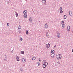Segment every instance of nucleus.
Wrapping results in <instances>:
<instances>
[{
  "mask_svg": "<svg viewBox=\"0 0 73 73\" xmlns=\"http://www.w3.org/2000/svg\"><path fill=\"white\" fill-rule=\"evenodd\" d=\"M56 57L57 60H61V58H62V56H61V55L59 54H57L56 55Z\"/></svg>",
  "mask_w": 73,
  "mask_h": 73,
  "instance_id": "nucleus-1",
  "label": "nucleus"
},
{
  "mask_svg": "<svg viewBox=\"0 0 73 73\" xmlns=\"http://www.w3.org/2000/svg\"><path fill=\"white\" fill-rule=\"evenodd\" d=\"M21 61L22 62H26V59L24 58L22 59Z\"/></svg>",
  "mask_w": 73,
  "mask_h": 73,
  "instance_id": "nucleus-2",
  "label": "nucleus"
},
{
  "mask_svg": "<svg viewBox=\"0 0 73 73\" xmlns=\"http://www.w3.org/2000/svg\"><path fill=\"white\" fill-rule=\"evenodd\" d=\"M63 12V11H62V7H60V13H62Z\"/></svg>",
  "mask_w": 73,
  "mask_h": 73,
  "instance_id": "nucleus-3",
  "label": "nucleus"
},
{
  "mask_svg": "<svg viewBox=\"0 0 73 73\" xmlns=\"http://www.w3.org/2000/svg\"><path fill=\"white\" fill-rule=\"evenodd\" d=\"M46 46L47 48H48V49H49L50 47V44L48 43L46 44Z\"/></svg>",
  "mask_w": 73,
  "mask_h": 73,
  "instance_id": "nucleus-4",
  "label": "nucleus"
},
{
  "mask_svg": "<svg viewBox=\"0 0 73 73\" xmlns=\"http://www.w3.org/2000/svg\"><path fill=\"white\" fill-rule=\"evenodd\" d=\"M57 36L58 38H60V34L59 33H57Z\"/></svg>",
  "mask_w": 73,
  "mask_h": 73,
  "instance_id": "nucleus-5",
  "label": "nucleus"
},
{
  "mask_svg": "<svg viewBox=\"0 0 73 73\" xmlns=\"http://www.w3.org/2000/svg\"><path fill=\"white\" fill-rule=\"evenodd\" d=\"M48 24L47 23L44 26V28L45 29H47L48 28Z\"/></svg>",
  "mask_w": 73,
  "mask_h": 73,
  "instance_id": "nucleus-6",
  "label": "nucleus"
},
{
  "mask_svg": "<svg viewBox=\"0 0 73 73\" xmlns=\"http://www.w3.org/2000/svg\"><path fill=\"white\" fill-rule=\"evenodd\" d=\"M48 65V63H46V64L45 65V64H44L43 65V67L45 68L46 67V66H47Z\"/></svg>",
  "mask_w": 73,
  "mask_h": 73,
  "instance_id": "nucleus-7",
  "label": "nucleus"
},
{
  "mask_svg": "<svg viewBox=\"0 0 73 73\" xmlns=\"http://www.w3.org/2000/svg\"><path fill=\"white\" fill-rule=\"evenodd\" d=\"M67 29L68 31H70V27L69 26H67Z\"/></svg>",
  "mask_w": 73,
  "mask_h": 73,
  "instance_id": "nucleus-8",
  "label": "nucleus"
},
{
  "mask_svg": "<svg viewBox=\"0 0 73 73\" xmlns=\"http://www.w3.org/2000/svg\"><path fill=\"white\" fill-rule=\"evenodd\" d=\"M28 13V12H27V10H25L23 12L24 14H27Z\"/></svg>",
  "mask_w": 73,
  "mask_h": 73,
  "instance_id": "nucleus-9",
  "label": "nucleus"
},
{
  "mask_svg": "<svg viewBox=\"0 0 73 73\" xmlns=\"http://www.w3.org/2000/svg\"><path fill=\"white\" fill-rule=\"evenodd\" d=\"M69 15H70V16H72V15H73V13H72V11H70L69 12Z\"/></svg>",
  "mask_w": 73,
  "mask_h": 73,
  "instance_id": "nucleus-10",
  "label": "nucleus"
},
{
  "mask_svg": "<svg viewBox=\"0 0 73 73\" xmlns=\"http://www.w3.org/2000/svg\"><path fill=\"white\" fill-rule=\"evenodd\" d=\"M55 54H51V56L52 57H55Z\"/></svg>",
  "mask_w": 73,
  "mask_h": 73,
  "instance_id": "nucleus-11",
  "label": "nucleus"
},
{
  "mask_svg": "<svg viewBox=\"0 0 73 73\" xmlns=\"http://www.w3.org/2000/svg\"><path fill=\"white\" fill-rule=\"evenodd\" d=\"M43 4H46V0H42Z\"/></svg>",
  "mask_w": 73,
  "mask_h": 73,
  "instance_id": "nucleus-12",
  "label": "nucleus"
},
{
  "mask_svg": "<svg viewBox=\"0 0 73 73\" xmlns=\"http://www.w3.org/2000/svg\"><path fill=\"white\" fill-rule=\"evenodd\" d=\"M24 17H25V18H27V14H24Z\"/></svg>",
  "mask_w": 73,
  "mask_h": 73,
  "instance_id": "nucleus-13",
  "label": "nucleus"
},
{
  "mask_svg": "<svg viewBox=\"0 0 73 73\" xmlns=\"http://www.w3.org/2000/svg\"><path fill=\"white\" fill-rule=\"evenodd\" d=\"M43 63H44V64H45V65H46V63H48V62H45V60H43Z\"/></svg>",
  "mask_w": 73,
  "mask_h": 73,
  "instance_id": "nucleus-14",
  "label": "nucleus"
},
{
  "mask_svg": "<svg viewBox=\"0 0 73 73\" xmlns=\"http://www.w3.org/2000/svg\"><path fill=\"white\" fill-rule=\"evenodd\" d=\"M40 63L39 62H38L36 64V65L37 66H40Z\"/></svg>",
  "mask_w": 73,
  "mask_h": 73,
  "instance_id": "nucleus-15",
  "label": "nucleus"
},
{
  "mask_svg": "<svg viewBox=\"0 0 73 73\" xmlns=\"http://www.w3.org/2000/svg\"><path fill=\"white\" fill-rule=\"evenodd\" d=\"M16 58H17V61H18L20 60V59H19V58L18 56Z\"/></svg>",
  "mask_w": 73,
  "mask_h": 73,
  "instance_id": "nucleus-16",
  "label": "nucleus"
},
{
  "mask_svg": "<svg viewBox=\"0 0 73 73\" xmlns=\"http://www.w3.org/2000/svg\"><path fill=\"white\" fill-rule=\"evenodd\" d=\"M62 27L63 28L65 27V24H62Z\"/></svg>",
  "mask_w": 73,
  "mask_h": 73,
  "instance_id": "nucleus-17",
  "label": "nucleus"
},
{
  "mask_svg": "<svg viewBox=\"0 0 73 73\" xmlns=\"http://www.w3.org/2000/svg\"><path fill=\"white\" fill-rule=\"evenodd\" d=\"M36 60V57H33V58L32 60H33H33Z\"/></svg>",
  "mask_w": 73,
  "mask_h": 73,
  "instance_id": "nucleus-18",
  "label": "nucleus"
},
{
  "mask_svg": "<svg viewBox=\"0 0 73 73\" xmlns=\"http://www.w3.org/2000/svg\"><path fill=\"white\" fill-rule=\"evenodd\" d=\"M26 35H28V30H27L26 31Z\"/></svg>",
  "mask_w": 73,
  "mask_h": 73,
  "instance_id": "nucleus-19",
  "label": "nucleus"
},
{
  "mask_svg": "<svg viewBox=\"0 0 73 73\" xmlns=\"http://www.w3.org/2000/svg\"><path fill=\"white\" fill-rule=\"evenodd\" d=\"M61 24L62 25L64 24V21H62Z\"/></svg>",
  "mask_w": 73,
  "mask_h": 73,
  "instance_id": "nucleus-20",
  "label": "nucleus"
},
{
  "mask_svg": "<svg viewBox=\"0 0 73 73\" xmlns=\"http://www.w3.org/2000/svg\"><path fill=\"white\" fill-rule=\"evenodd\" d=\"M51 53H52V54H53L54 53V50H52L51 51Z\"/></svg>",
  "mask_w": 73,
  "mask_h": 73,
  "instance_id": "nucleus-21",
  "label": "nucleus"
},
{
  "mask_svg": "<svg viewBox=\"0 0 73 73\" xmlns=\"http://www.w3.org/2000/svg\"><path fill=\"white\" fill-rule=\"evenodd\" d=\"M21 28V26H19L18 27V29H20Z\"/></svg>",
  "mask_w": 73,
  "mask_h": 73,
  "instance_id": "nucleus-22",
  "label": "nucleus"
},
{
  "mask_svg": "<svg viewBox=\"0 0 73 73\" xmlns=\"http://www.w3.org/2000/svg\"><path fill=\"white\" fill-rule=\"evenodd\" d=\"M66 15H65L64 16V19H66Z\"/></svg>",
  "mask_w": 73,
  "mask_h": 73,
  "instance_id": "nucleus-23",
  "label": "nucleus"
},
{
  "mask_svg": "<svg viewBox=\"0 0 73 73\" xmlns=\"http://www.w3.org/2000/svg\"><path fill=\"white\" fill-rule=\"evenodd\" d=\"M32 19L31 17H30L29 18V21H32Z\"/></svg>",
  "mask_w": 73,
  "mask_h": 73,
  "instance_id": "nucleus-24",
  "label": "nucleus"
},
{
  "mask_svg": "<svg viewBox=\"0 0 73 73\" xmlns=\"http://www.w3.org/2000/svg\"><path fill=\"white\" fill-rule=\"evenodd\" d=\"M20 70H21V72H23V69L22 68H20Z\"/></svg>",
  "mask_w": 73,
  "mask_h": 73,
  "instance_id": "nucleus-25",
  "label": "nucleus"
},
{
  "mask_svg": "<svg viewBox=\"0 0 73 73\" xmlns=\"http://www.w3.org/2000/svg\"><path fill=\"white\" fill-rule=\"evenodd\" d=\"M21 53L22 54H24V51H21Z\"/></svg>",
  "mask_w": 73,
  "mask_h": 73,
  "instance_id": "nucleus-26",
  "label": "nucleus"
},
{
  "mask_svg": "<svg viewBox=\"0 0 73 73\" xmlns=\"http://www.w3.org/2000/svg\"><path fill=\"white\" fill-rule=\"evenodd\" d=\"M46 36L47 37H49V34H46Z\"/></svg>",
  "mask_w": 73,
  "mask_h": 73,
  "instance_id": "nucleus-27",
  "label": "nucleus"
},
{
  "mask_svg": "<svg viewBox=\"0 0 73 73\" xmlns=\"http://www.w3.org/2000/svg\"><path fill=\"white\" fill-rule=\"evenodd\" d=\"M20 40L21 41H23V38H20Z\"/></svg>",
  "mask_w": 73,
  "mask_h": 73,
  "instance_id": "nucleus-28",
  "label": "nucleus"
},
{
  "mask_svg": "<svg viewBox=\"0 0 73 73\" xmlns=\"http://www.w3.org/2000/svg\"><path fill=\"white\" fill-rule=\"evenodd\" d=\"M16 17H17V16H18V14L17 13H16Z\"/></svg>",
  "mask_w": 73,
  "mask_h": 73,
  "instance_id": "nucleus-29",
  "label": "nucleus"
},
{
  "mask_svg": "<svg viewBox=\"0 0 73 73\" xmlns=\"http://www.w3.org/2000/svg\"><path fill=\"white\" fill-rule=\"evenodd\" d=\"M57 64H61V63L60 62H57Z\"/></svg>",
  "mask_w": 73,
  "mask_h": 73,
  "instance_id": "nucleus-30",
  "label": "nucleus"
},
{
  "mask_svg": "<svg viewBox=\"0 0 73 73\" xmlns=\"http://www.w3.org/2000/svg\"><path fill=\"white\" fill-rule=\"evenodd\" d=\"M46 35H49V34H48V32L47 31L46 32Z\"/></svg>",
  "mask_w": 73,
  "mask_h": 73,
  "instance_id": "nucleus-31",
  "label": "nucleus"
},
{
  "mask_svg": "<svg viewBox=\"0 0 73 73\" xmlns=\"http://www.w3.org/2000/svg\"><path fill=\"white\" fill-rule=\"evenodd\" d=\"M19 33H21V31H19Z\"/></svg>",
  "mask_w": 73,
  "mask_h": 73,
  "instance_id": "nucleus-32",
  "label": "nucleus"
},
{
  "mask_svg": "<svg viewBox=\"0 0 73 73\" xmlns=\"http://www.w3.org/2000/svg\"><path fill=\"white\" fill-rule=\"evenodd\" d=\"M7 25L8 26H9V23H7Z\"/></svg>",
  "mask_w": 73,
  "mask_h": 73,
  "instance_id": "nucleus-33",
  "label": "nucleus"
},
{
  "mask_svg": "<svg viewBox=\"0 0 73 73\" xmlns=\"http://www.w3.org/2000/svg\"><path fill=\"white\" fill-rule=\"evenodd\" d=\"M39 61H41V59H40L39 58Z\"/></svg>",
  "mask_w": 73,
  "mask_h": 73,
  "instance_id": "nucleus-34",
  "label": "nucleus"
},
{
  "mask_svg": "<svg viewBox=\"0 0 73 73\" xmlns=\"http://www.w3.org/2000/svg\"><path fill=\"white\" fill-rule=\"evenodd\" d=\"M54 48H56V45H55L54 46Z\"/></svg>",
  "mask_w": 73,
  "mask_h": 73,
  "instance_id": "nucleus-35",
  "label": "nucleus"
},
{
  "mask_svg": "<svg viewBox=\"0 0 73 73\" xmlns=\"http://www.w3.org/2000/svg\"><path fill=\"white\" fill-rule=\"evenodd\" d=\"M12 52H13V50H12Z\"/></svg>",
  "mask_w": 73,
  "mask_h": 73,
  "instance_id": "nucleus-36",
  "label": "nucleus"
},
{
  "mask_svg": "<svg viewBox=\"0 0 73 73\" xmlns=\"http://www.w3.org/2000/svg\"><path fill=\"white\" fill-rule=\"evenodd\" d=\"M72 52H73V49L72 50Z\"/></svg>",
  "mask_w": 73,
  "mask_h": 73,
  "instance_id": "nucleus-37",
  "label": "nucleus"
},
{
  "mask_svg": "<svg viewBox=\"0 0 73 73\" xmlns=\"http://www.w3.org/2000/svg\"><path fill=\"white\" fill-rule=\"evenodd\" d=\"M5 61H7V59H5Z\"/></svg>",
  "mask_w": 73,
  "mask_h": 73,
  "instance_id": "nucleus-38",
  "label": "nucleus"
}]
</instances>
